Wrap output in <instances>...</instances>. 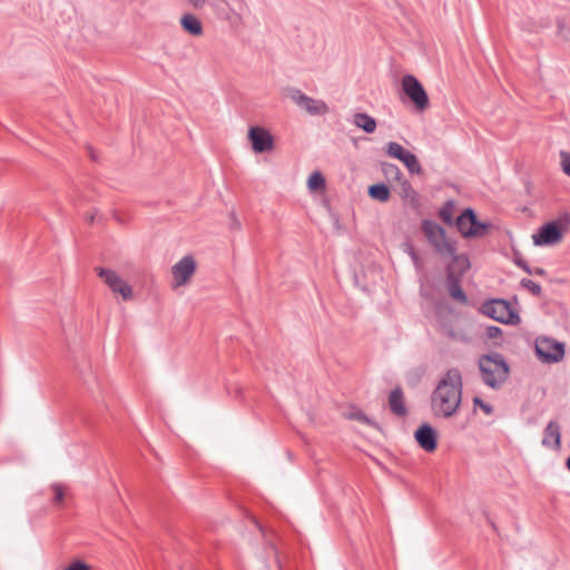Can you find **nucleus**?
<instances>
[{
    "label": "nucleus",
    "instance_id": "nucleus-1",
    "mask_svg": "<svg viewBox=\"0 0 570 570\" xmlns=\"http://www.w3.org/2000/svg\"><path fill=\"white\" fill-rule=\"evenodd\" d=\"M462 376L458 368H450L431 394V410L436 417H453L462 402Z\"/></svg>",
    "mask_w": 570,
    "mask_h": 570
},
{
    "label": "nucleus",
    "instance_id": "nucleus-2",
    "mask_svg": "<svg viewBox=\"0 0 570 570\" xmlns=\"http://www.w3.org/2000/svg\"><path fill=\"white\" fill-rule=\"evenodd\" d=\"M478 365L482 382L493 390H499L508 380L510 367L499 353L482 355Z\"/></svg>",
    "mask_w": 570,
    "mask_h": 570
},
{
    "label": "nucleus",
    "instance_id": "nucleus-3",
    "mask_svg": "<svg viewBox=\"0 0 570 570\" xmlns=\"http://www.w3.org/2000/svg\"><path fill=\"white\" fill-rule=\"evenodd\" d=\"M422 232L431 246L441 255H453L455 252L454 243L446 237L442 226L433 220L425 219L422 222Z\"/></svg>",
    "mask_w": 570,
    "mask_h": 570
},
{
    "label": "nucleus",
    "instance_id": "nucleus-4",
    "mask_svg": "<svg viewBox=\"0 0 570 570\" xmlns=\"http://www.w3.org/2000/svg\"><path fill=\"white\" fill-rule=\"evenodd\" d=\"M403 94L411 100L420 111L425 110L430 102L422 83L413 75H405L401 80Z\"/></svg>",
    "mask_w": 570,
    "mask_h": 570
},
{
    "label": "nucleus",
    "instance_id": "nucleus-5",
    "mask_svg": "<svg viewBox=\"0 0 570 570\" xmlns=\"http://www.w3.org/2000/svg\"><path fill=\"white\" fill-rule=\"evenodd\" d=\"M535 353L544 363H558L564 356V345L556 340L541 336L535 340Z\"/></svg>",
    "mask_w": 570,
    "mask_h": 570
},
{
    "label": "nucleus",
    "instance_id": "nucleus-6",
    "mask_svg": "<svg viewBox=\"0 0 570 570\" xmlns=\"http://www.w3.org/2000/svg\"><path fill=\"white\" fill-rule=\"evenodd\" d=\"M482 311L489 317L505 324H517L520 318L504 299H493L482 306Z\"/></svg>",
    "mask_w": 570,
    "mask_h": 570
},
{
    "label": "nucleus",
    "instance_id": "nucleus-7",
    "mask_svg": "<svg viewBox=\"0 0 570 570\" xmlns=\"http://www.w3.org/2000/svg\"><path fill=\"white\" fill-rule=\"evenodd\" d=\"M98 276L111 289L112 293L119 294L124 301L132 298L131 286L124 281L118 273L109 268L97 267Z\"/></svg>",
    "mask_w": 570,
    "mask_h": 570
},
{
    "label": "nucleus",
    "instance_id": "nucleus-8",
    "mask_svg": "<svg viewBox=\"0 0 570 570\" xmlns=\"http://www.w3.org/2000/svg\"><path fill=\"white\" fill-rule=\"evenodd\" d=\"M286 96L291 98V100L298 107L306 110L309 115L321 116L328 111V107L323 100H316L312 97H308L297 88H287Z\"/></svg>",
    "mask_w": 570,
    "mask_h": 570
},
{
    "label": "nucleus",
    "instance_id": "nucleus-9",
    "mask_svg": "<svg viewBox=\"0 0 570 570\" xmlns=\"http://www.w3.org/2000/svg\"><path fill=\"white\" fill-rule=\"evenodd\" d=\"M196 272V262L193 256H184L171 267V287L178 288L187 285Z\"/></svg>",
    "mask_w": 570,
    "mask_h": 570
},
{
    "label": "nucleus",
    "instance_id": "nucleus-10",
    "mask_svg": "<svg viewBox=\"0 0 570 570\" xmlns=\"http://www.w3.org/2000/svg\"><path fill=\"white\" fill-rule=\"evenodd\" d=\"M386 154L402 161L411 174H420L421 165L414 154L403 148L399 142L390 141L386 144Z\"/></svg>",
    "mask_w": 570,
    "mask_h": 570
},
{
    "label": "nucleus",
    "instance_id": "nucleus-11",
    "mask_svg": "<svg viewBox=\"0 0 570 570\" xmlns=\"http://www.w3.org/2000/svg\"><path fill=\"white\" fill-rule=\"evenodd\" d=\"M532 239L537 246H552L560 243L562 239L560 223L553 220L544 224L532 235Z\"/></svg>",
    "mask_w": 570,
    "mask_h": 570
},
{
    "label": "nucleus",
    "instance_id": "nucleus-12",
    "mask_svg": "<svg viewBox=\"0 0 570 570\" xmlns=\"http://www.w3.org/2000/svg\"><path fill=\"white\" fill-rule=\"evenodd\" d=\"M248 139L254 153L262 154L274 148V138L265 128L252 126L248 130Z\"/></svg>",
    "mask_w": 570,
    "mask_h": 570
},
{
    "label": "nucleus",
    "instance_id": "nucleus-13",
    "mask_svg": "<svg viewBox=\"0 0 570 570\" xmlns=\"http://www.w3.org/2000/svg\"><path fill=\"white\" fill-rule=\"evenodd\" d=\"M465 223H469V229H464L465 238L482 236L490 227L489 224L479 222L474 210L471 208L463 210L456 218V225L464 227Z\"/></svg>",
    "mask_w": 570,
    "mask_h": 570
},
{
    "label": "nucleus",
    "instance_id": "nucleus-14",
    "mask_svg": "<svg viewBox=\"0 0 570 570\" xmlns=\"http://www.w3.org/2000/svg\"><path fill=\"white\" fill-rule=\"evenodd\" d=\"M417 444L426 452L436 449V432L430 424H422L414 433Z\"/></svg>",
    "mask_w": 570,
    "mask_h": 570
},
{
    "label": "nucleus",
    "instance_id": "nucleus-15",
    "mask_svg": "<svg viewBox=\"0 0 570 570\" xmlns=\"http://www.w3.org/2000/svg\"><path fill=\"white\" fill-rule=\"evenodd\" d=\"M542 445L546 448L553 446L559 450L561 446V431L560 425L556 421H550L543 431Z\"/></svg>",
    "mask_w": 570,
    "mask_h": 570
},
{
    "label": "nucleus",
    "instance_id": "nucleus-16",
    "mask_svg": "<svg viewBox=\"0 0 570 570\" xmlns=\"http://www.w3.org/2000/svg\"><path fill=\"white\" fill-rule=\"evenodd\" d=\"M389 406L393 414L396 416H405L407 409L404 402V395L401 387H395L389 395Z\"/></svg>",
    "mask_w": 570,
    "mask_h": 570
},
{
    "label": "nucleus",
    "instance_id": "nucleus-17",
    "mask_svg": "<svg viewBox=\"0 0 570 570\" xmlns=\"http://www.w3.org/2000/svg\"><path fill=\"white\" fill-rule=\"evenodd\" d=\"M461 276L453 275L452 273H446V287L450 296L460 303L465 304L468 302V297L462 289L461 285Z\"/></svg>",
    "mask_w": 570,
    "mask_h": 570
},
{
    "label": "nucleus",
    "instance_id": "nucleus-18",
    "mask_svg": "<svg viewBox=\"0 0 570 570\" xmlns=\"http://www.w3.org/2000/svg\"><path fill=\"white\" fill-rule=\"evenodd\" d=\"M444 257H451L452 261L448 266L446 273L462 276L470 267L469 258L465 255H458L456 250L453 255H445Z\"/></svg>",
    "mask_w": 570,
    "mask_h": 570
},
{
    "label": "nucleus",
    "instance_id": "nucleus-19",
    "mask_svg": "<svg viewBox=\"0 0 570 570\" xmlns=\"http://www.w3.org/2000/svg\"><path fill=\"white\" fill-rule=\"evenodd\" d=\"M181 28L191 36L198 37L203 35V24L200 20L193 13H185L180 18Z\"/></svg>",
    "mask_w": 570,
    "mask_h": 570
},
{
    "label": "nucleus",
    "instance_id": "nucleus-20",
    "mask_svg": "<svg viewBox=\"0 0 570 570\" xmlns=\"http://www.w3.org/2000/svg\"><path fill=\"white\" fill-rule=\"evenodd\" d=\"M353 125L363 129L366 134H372L376 129V120L366 112H356L353 116Z\"/></svg>",
    "mask_w": 570,
    "mask_h": 570
},
{
    "label": "nucleus",
    "instance_id": "nucleus-21",
    "mask_svg": "<svg viewBox=\"0 0 570 570\" xmlns=\"http://www.w3.org/2000/svg\"><path fill=\"white\" fill-rule=\"evenodd\" d=\"M368 195L371 198L384 203L390 198V189L384 184H375L368 187Z\"/></svg>",
    "mask_w": 570,
    "mask_h": 570
},
{
    "label": "nucleus",
    "instance_id": "nucleus-22",
    "mask_svg": "<svg viewBox=\"0 0 570 570\" xmlns=\"http://www.w3.org/2000/svg\"><path fill=\"white\" fill-rule=\"evenodd\" d=\"M307 187L312 191L323 189L325 187V178L320 171H315L308 177Z\"/></svg>",
    "mask_w": 570,
    "mask_h": 570
},
{
    "label": "nucleus",
    "instance_id": "nucleus-23",
    "mask_svg": "<svg viewBox=\"0 0 570 570\" xmlns=\"http://www.w3.org/2000/svg\"><path fill=\"white\" fill-rule=\"evenodd\" d=\"M440 332L445 335L446 337L454 340V341H464L465 337L462 333L454 330V327L451 324H448L446 322L440 323Z\"/></svg>",
    "mask_w": 570,
    "mask_h": 570
},
{
    "label": "nucleus",
    "instance_id": "nucleus-24",
    "mask_svg": "<svg viewBox=\"0 0 570 570\" xmlns=\"http://www.w3.org/2000/svg\"><path fill=\"white\" fill-rule=\"evenodd\" d=\"M53 493L52 503L55 505H61L66 495V487L61 483H53L50 485Z\"/></svg>",
    "mask_w": 570,
    "mask_h": 570
},
{
    "label": "nucleus",
    "instance_id": "nucleus-25",
    "mask_svg": "<svg viewBox=\"0 0 570 570\" xmlns=\"http://www.w3.org/2000/svg\"><path fill=\"white\" fill-rule=\"evenodd\" d=\"M382 170L389 179L401 180L402 178V173L400 168L394 164L383 163Z\"/></svg>",
    "mask_w": 570,
    "mask_h": 570
},
{
    "label": "nucleus",
    "instance_id": "nucleus-26",
    "mask_svg": "<svg viewBox=\"0 0 570 570\" xmlns=\"http://www.w3.org/2000/svg\"><path fill=\"white\" fill-rule=\"evenodd\" d=\"M346 416L351 420H356L367 425L376 426V424L370 417H367L362 411L353 410L350 413H347Z\"/></svg>",
    "mask_w": 570,
    "mask_h": 570
},
{
    "label": "nucleus",
    "instance_id": "nucleus-27",
    "mask_svg": "<svg viewBox=\"0 0 570 570\" xmlns=\"http://www.w3.org/2000/svg\"><path fill=\"white\" fill-rule=\"evenodd\" d=\"M399 181H400V195H401V197L402 198H414L415 197V191L412 188L411 184L407 180L402 179V178Z\"/></svg>",
    "mask_w": 570,
    "mask_h": 570
},
{
    "label": "nucleus",
    "instance_id": "nucleus-28",
    "mask_svg": "<svg viewBox=\"0 0 570 570\" xmlns=\"http://www.w3.org/2000/svg\"><path fill=\"white\" fill-rule=\"evenodd\" d=\"M521 286L527 288L535 296H539L541 294V286L531 279L523 278L521 281Z\"/></svg>",
    "mask_w": 570,
    "mask_h": 570
},
{
    "label": "nucleus",
    "instance_id": "nucleus-29",
    "mask_svg": "<svg viewBox=\"0 0 570 570\" xmlns=\"http://www.w3.org/2000/svg\"><path fill=\"white\" fill-rule=\"evenodd\" d=\"M440 218L446 223V224H452V220H453V217H452V208H451V204L449 203L446 206H444L443 208H441L440 210Z\"/></svg>",
    "mask_w": 570,
    "mask_h": 570
},
{
    "label": "nucleus",
    "instance_id": "nucleus-30",
    "mask_svg": "<svg viewBox=\"0 0 570 570\" xmlns=\"http://www.w3.org/2000/svg\"><path fill=\"white\" fill-rule=\"evenodd\" d=\"M473 404L475 406H479L488 415L492 414V412H493L492 405H490L489 403H485L479 396H475L473 399Z\"/></svg>",
    "mask_w": 570,
    "mask_h": 570
},
{
    "label": "nucleus",
    "instance_id": "nucleus-31",
    "mask_svg": "<svg viewBox=\"0 0 570 570\" xmlns=\"http://www.w3.org/2000/svg\"><path fill=\"white\" fill-rule=\"evenodd\" d=\"M560 158H561L562 170L564 171V174L570 176V153L561 151Z\"/></svg>",
    "mask_w": 570,
    "mask_h": 570
},
{
    "label": "nucleus",
    "instance_id": "nucleus-32",
    "mask_svg": "<svg viewBox=\"0 0 570 570\" xmlns=\"http://www.w3.org/2000/svg\"><path fill=\"white\" fill-rule=\"evenodd\" d=\"M63 570H91V567L81 560H76V561H72Z\"/></svg>",
    "mask_w": 570,
    "mask_h": 570
},
{
    "label": "nucleus",
    "instance_id": "nucleus-33",
    "mask_svg": "<svg viewBox=\"0 0 570 570\" xmlns=\"http://www.w3.org/2000/svg\"><path fill=\"white\" fill-rule=\"evenodd\" d=\"M403 247H404V252L410 255V257L412 258L413 263L417 266L420 259H419V256H417L414 247L410 243H404Z\"/></svg>",
    "mask_w": 570,
    "mask_h": 570
},
{
    "label": "nucleus",
    "instance_id": "nucleus-34",
    "mask_svg": "<svg viewBox=\"0 0 570 570\" xmlns=\"http://www.w3.org/2000/svg\"><path fill=\"white\" fill-rule=\"evenodd\" d=\"M514 262H515V264H517L518 266H520V267H521L525 273H528V274H530V275H531V274H533L532 266H529V265L527 264V262H525V261H523L522 258L517 257V258L514 259Z\"/></svg>",
    "mask_w": 570,
    "mask_h": 570
},
{
    "label": "nucleus",
    "instance_id": "nucleus-35",
    "mask_svg": "<svg viewBox=\"0 0 570 570\" xmlns=\"http://www.w3.org/2000/svg\"><path fill=\"white\" fill-rule=\"evenodd\" d=\"M502 331L498 326H489L487 328V335L489 338H497L499 335H501Z\"/></svg>",
    "mask_w": 570,
    "mask_h": 570
},
{
    "label": "nucleus",
    "instance_id": "nucleus-36",
    "mask_svg": "<svg viewBox=\"0 0 570 570\" xmlns=\"http://www.w3.org/2000/svg\"><path fill=\"white\" fill-rule=\"evenodd\" d=\"M195 9H202L205 4V0H187Z\"/></svg>",
    "mask_w": 570,
    "mask_h": 570
},
{
    "label": "nucleus",
    "instance_id": "nucleus-37",
    "mask_svg": "<svg viewBox=\"0 0 570 570\" xmlns=\"http://www.w3.org/2000/svg\"><path fill=\"white\" fill-rule=\"evenodd\" d=\"M533 274L539 275V276H543L546 274V271L543 268H541V267H535L533 269Z\"/></svg>",
    "mask_w": 570,
    "mask_h": 570
},
{
    "label": "nucleus",
    "instance_id": "nucleus-38",
    "mask_svg": "<svg viewBox=\"0 0 570 570\" xmlns=\"http://www.w3.org/2000/svg\"><path fill=\"white\" fill-rule=\"evenodd\" d=\"M459 232L462 234V236L464 237V229H469V223H465L464 224V227L461 226V225H456Z\"/></svg>",
    "mask_w": 570,
    "mask_h": 570
},
{
    "label": "nucleus",
    "instance_id": "nucleus-39",
    "mask_svg": "<svg viewBox=\"0 0 570 570\" xmlns=\"http://www.w3.org/2000/svg\"><path fill=\"white\" fill-rule=\"evenodd\" d=\"M95 219H96V214H94V213L89 214L87 216V220H88L89 224H92L95 222Z\"/></svg>",
    "mask_w": 570,
    "mask_h": 570
},
{
    "label": "nucleus",
    "instance_id": "nucleus-40",
    "mask_svg": "<svg viewBox=\"0 0 570 570\" xmlns=\"http://www.w3.org/2000/svg\"><path fill=\"white\" fill-rule=\"evenodd\" d=\"M235 1L238 3V7L240 10L246 7V2L244 0H235Z\"/></svg>",
    "mask_w": 570,
    "mask_h": 570
},
{
    "label": "nucleus",
    "instance_id": "nucleus-41",
    "mask_svg": "<svg viewBox=\"0 0 570 570\" xmlns=\"http://www.w3.org/2000/svg\"><path fill=\"white\" fill-rule=\"evenodd\" d=\"M89 155H90V157H91V159H92V160H96V155L94 154V151H92V150H89Z\"/></svg>",
    "mask_w": 570,
    "mask_h": 570
},
{
    "label": "nucleus",
    "instance_id": "nucleus-42",
    "mask_svg": "<svg viewBox=\"0 0 570 570\" xmlns=\"http://www.w3.org/2000/svg\"><path fill=\"white\" fill-rule=\"evenodd\" d=\"M566 465H567L568 470L570 471V456L567 459Z\"/></svg>",
    "mask_w": 570,
    "mask_h": 570
},
{
    "label": "nucleus",
    "instance_id": "nucleus-43",
    "mask_svg": "<svg viewBox=\"0 0 570 570\" xmlns=\"http://www.w3.org/2000/svg\"><path fill=\"white\" fill-rule=\"evenodd\" d=\"M276 562L279 563V559L277 557H276ZM278 567H279V570H282L281 564H278Z\"/></svg>",
    "mask_w": 570,
    "mask_h": 570
}]
</instances>
